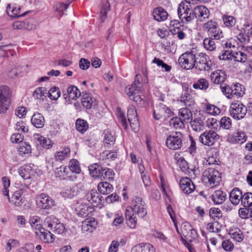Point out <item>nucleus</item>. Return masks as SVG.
<instances>
[{"mask_svg": "<svg viewBox=\"0 0 252 252\" xmlns=\"http://www.w3.org/2000/svg\"><path fill=\"white\" fill-rule=\"evenodd\" d=\"M147 214V206L142 198L135 196L130 205L125 211V218L127 225L132 229L136 227L138 218H143Z\"/></svg>", "mask_w": 252, "mask_h": 252, "instance_id": "nucleus-1", "label": "nucleus"}, {"mask_svg": "<svg viewBox=\"0 0 252 252\" xmlns=\"http://www.w3.org/2000/svg\"><path fill=\"white\" fill-rule=\"evenodd\" d=\"M203 181L211 188L218 186L221 181L220 173L213 168L206 169L203 173Z\"/></svg>", "mask_w": 252, "mask_h": 252, "instance_id": "nucleus-2", "label": "nucleus"}, {"mask_svg": "<svg viewBox=\"0 0 252 252\" xmlns=\"http://www.w3.org/2000/svg\"><path fill=\"white\" fill-rule=\"evenodd\" d=\"M221 90L228 98H235L242 97L245 94L244 87L239 83L232 86L226 85L220 86Z\"/></svg>", "mask_w": 252, "mask_h": 252, "instance_id": "nucleus-3", "label": "nucleus"}, {"mask_svg": "<svg viewBox=\"0 0 252 252\" xmlns=\"http://www.w3.org/2000/svg\"><path fill=\"white\" fill-rule=\"evenodd\" d=\"M11 92L6 86H0V114H4L8 110L11 101Z\"/></svg>", "mask_w": 252, "mask_h": 252, "instance_id": "nucleus-4", "label": "nucleus"}, {"mask_svg": "<svg viewBox=\"0 0 252 252\" xmlns=\"http://www.w3.org/2000/svg\"><path fill=\"white\" fill-rule=\"evenodd\" d=\"M178 15L180 19L183 23H189L193 20L191 6L186 5L184 2H181L177 9Z\"/></svg>", "mask_w": 252, "mask_h": 252, "instance_id": "nucleus-5", "label": "nucleus"}, {"mask_svg": "<svg viewBox=\"0 0 252 252\" xmlns=\"http://www.w3.org/2000/svg\"><path fill=\"white\" fill-rule=\"evenodd\" d=\"M183 135L180 132H173L167 138L166 146L170 149L176 150L182 146Z\"/></svg>", "mask_w": 252, "mask_h": 252, "instance_id": "nucleus-6", "label": "nucleus"}, {"mask_svg": "<svg viewBox=\"0 0 252 252\" xmlns=\"http://www.w3.org/2000/svg\"><path fill=\"white\" fill-rule=\"evenodd\" d=\"M219 138V135L215 131L209 130L204 131L200 135L199 141L205 146H212Z\"/></svg>", "mask_w": 252, "mask_h": 252, "instance_id": "nucleus-7", "label": "nucleus"}, {"mask_svg": "<svg viewBox=\"0 0 252 252\" xmlns=\"http://www.w3.org/2000/svg\"><path fill=\"white\" fill-rule=\"evenodd\" d=\"M203 28L215 39H220L223 37L222 32L219 29L215 21H209L204 24Z\"/></svg>", "mask_w": 252, "mask_h": 252, "instance_id": "nucleus-8", "label": "nucleus"}, {"mask_svg": "<svg viewBox=\"0 0 252 252\" xmlns=\"http://www.w3.org/2000/svg\"><path fill=\"white\" fill-rule=\"evenodd\" d=\"M195 67L200 71L209 70L211 67V63L208 56L204 53H200L195 57Z\"/></svg>", "mask_w": 252, "mask_h": 252, "instance_id": "nucleus-9", "label": "nucleus"}, {"mask_svg": "<svg viewBox=\"0 0 252 252\" xmlns=\"http://www.w3.org/2000/svg\"><path fill=\"white\" fill-rule=\"evenodd\" d=\"M231 116L235 119L240 120L243 118L247 112L246 107L240 102L232 103L230 107Z\"/></svg>", "mask_w": 252, "mask_h": 252, "instance_id": "nucleus-10", "label": "nucleus"}, {"mask_svg": "<svg viewBox=\"0 0 252 252\" xmlns=\"http://www.w3.org/2000/svg\"><path fill=\"white\" fill-rule=\"evenodd\" d=\"M36 202L37 206L43 209H49L55 205V201L44 193L36 196Z\"/></svg>", "mask_w": 252, "mask_h": 252, "instance_id": "nucleus-11", "label": "nucleus"}, {"mask_svg": "<svg viewBox=\"0 0 252 252\" xmlns=\"http://www.w3.org/2000/svg\"><path fill=\"white\" fill-rule=\"evenodd\" d=\"M196 56L190 53L182 54L179 59L181 66L186 69H189L195 67Z\"/></svg>", "mask_w": 252, "mask_h": 252, "instance_id": "nucleus-12", "label": "nucleus"}, {"mask_svg": "<svg viewBox=\"0 0 252 252\" xmlns=\"http://www.w3.org/2000/svg\"><path fill=\"white\" fill-rule=\"evenodd\" d=\"M181 230L182 234L181 237H184L189 242L194 241L197 237L196 230L188 222H184L182 224Z\"/></svg>", "mask_w": 252, "mask_h": 252, "instance_id": "nucleus-13", "label": "nucleus"}, {"mask_svg": "<svg viewBox=\"0 0 252 252\" xmlns=\"http://www.w3.org/2000/svg\"><path fill=\"white\" fill-rule=\"evenodd\" d=\"M127 118L130 126L133 130L136 132L139 127L137 114L135 107L133 105H130L127 109Z\"/></svg>", "mask_w": 252, "mask_h": 252, "instance_id": "nucleus-14", "label": "nucleus"}, {"mask_svg": "<svg viewBox=\"0 0 252 252\" xmlns=\"http://www.w3.org/2000/svg\"><path fill=\"white\" fill-rule=\"evenodd\" d=\"M227 141L232 144H242L247 139V136L244 131L237 130L227 136Z\"/></svg>", "mask_w": 252, "mask_h": 252, "instance_id": "nucleus-15", "label": "nucleus"}, {"mask_svg": "<svg viewBox=\"0 0 252 252\" xmlns=\"http://www.w3.org/2000/svg\"><path fill=\"white\" fill-rule=\"evenodd\" d=\"M192 16L193 20L195 18H198L201 22L209 16V11L208 9L204 6H197L192 9Z\"/></svg>", "mask_w": 252, "mask_h": 252, "instance_id": "nucleus-16", "label": "nucleus"}, {"mask_svg": "<svg viewBox=\"0 0 252 252\" xmlns=\"http://www.w3.org/2000/svg\"><path fill=\"white\" fill-rule=\"evenodd\" d=\"M180 186L185 194H189L195 189V186L192 181L188 177L183 178L180 181Z\"/></svg>", "mask_w": 252, "mask_h": 252, "instance_id": "nucleus-17", "label": "nucleus"}, {"mask_svg": "<svg viewBox=\"0 0 252 252\" xmlns=\"http://www.w3.org/2000/svg\"><path fill=\"white\" fill-rule=\"evenodd\" d=\"M97 224V221L94 218H88L82 222V230L83 233H91L95 229Z\"/></svg>", "mask_w": 252, "mask_h": 252, "instance_id": "nucleus-18", "label": "nucleus"}, {"mask_svg": "<svg viewBox=\"0 0 252 252\" xmlns=\"http://www.w3.org/2000/svg\"><path fill=\"white\" fill-rule=\"evenodd\" d=\"M35 234L44 243H50L54 242L53 234L44 227L39 231H36Z\"/></svg>", "mask_w": 252, "mask_h": 252, "instance_id": "nucleus-19", "label": "nucleus"}, {"mask_svg": "<svg viewBox=\"0 0 252 252\" xmlns=\"http://www.w3.org/2000/svg\"><path fill=\"white\" fill-rule=\"evenodd\" d=\"M23 193L22 189H18L13 193L11 198L9 195L7 196L9 202L13 204L14 207L21 206L23 202V198L21 196Z\"/></svg>", "mask_w": 252, "mask_h": 252, "instance_id": "nucleus-20", "label": "nucleus"}, {"mask_svg": "<svg viewBox=\"0 0 252 252\" xmlns=\"http://www.w3.org/2000/svg\"><path fill=\"white\" fill-rule=\"evenodd\" d=\"M6 12L9 16L14 18L24 16L26 14L25 12L21 13L20 6L12 5L11 4L7 5Z\"/></svg>", "mask_w": 252, "mask_h": 252, "instance_id": "nucleus-21", "label": "nucleus"}, {"mask_svg": "<svg viewBox=\"0 0 252 252\" xmlns=\"http://www.w3.org/2000/svg\"><path fill=\"white\" fill-rule=\"evenodd\" d=\"M85 198L94 206H97L101 200L99 194L96 190H91L87 192L86 194Z\"/></svg>", "mask_w": 252, "mask_h": 252, "instance_id": "nucleus-22", "label": "nucleus"}, {"mask_svg": "<svg viewBox=\"0 0 252 252\" xmlns=\"http://www.w3.org/2000/svg\"><path fill=\"white\" fill-rule=\"evenodd\" d=\"M242 192L238 188H234L230 193V200L234 205H238L240 201L242 202Z\"/></svg>", "mask_w": 252, "mask_h": 252, "instance_id": "nucleus-23", "label": "nucleus"}, {"mask_svg": "<svg viewBox=\"0 0 252 252\" xmlns=\"http://www.w3.org/2000/svg\"><path fill=\"white\" fill-rule=\"evenodd\" d=\"M155 248L149 243H141L133 247L131 252H155Z\"/></svg>", "mask_w": 252, "mask_h": 252, "instance_id": "nucleus-24", "label": "nucleus"}, {"mask_svg": "<svg viewBox=\"0 0 252 252\" xmlns=\"http://www.w3.org/2000/svg\"><path fill=\"white\" fill-rule=\"evenodd\" d=\"M65 99L68 97L71 99L76 100L81 95L80 90L75 86L70 85L67 89V94H64Z\"/></svg>", "mask_w": 252, "mask_h": 252, "instance_id": "nucleus-25", "label": "nucleus"}, {"mask_svg": "<svg viewBox=\"0 0 252 252\" xmlns=\"http://www.w3.org/2000/svg\"><path fill=\"white\" fill-rule=\"evenodd\" d=\"M226 75L224 71L221 70H217L211 73V79L216 84H220L224 81Z\"/></svg>", "mask_w": 252, "mask_h": 252, "instance_id": "nucleus-26", "label": "nucleus"}, {"mask_svg": "<svg viewBox=\"0 0 252 252\" xmlns=\"http://www.w3.org/2000/svg\"><path fill=\"white\" fill-rule=\"evenodd\" d=\"M153 15L154 19L158 22L165 20L168 16L167 12L161 7H157L154 10Z\"/></svg>", "mask_w": 252, "mask_h": 252, "instance_id": "nucleus-27", "label": "nucleus"}, {"mask_svg": "<svg viewBox=\"0 0 252 252\" xmlns=\"http://www.w3.org/2000/svg\"><path fill=\"white\" fill-rule=\"evenodd\" d=\"M180 101L183 103L187 107H191L195 104V101L193 97L188 93L185 91L180 97Z\"/></svg>", "mask_w": 252, "mask_h": 252, "instance_id": "nucleus-28", "label": "nucleus"}, {"mask_svg": "<svg viewBox=\"0 0 252 252\" xmlns=\"http://www.w3.org/2000/svg\"><path fill=\"white\" fill-rule=\"evenodd\" d=\"M230 237L237 242H241L244 238L242 231L238 228H230L229 230Z\"/></svg>", "mask_w": 252, "mask_h": 252, "instance_id": "nucleus-29", "label": "nucleus"}, {"mask_svg": "<svg viewBox=\"0 0 252 252\" xmlns=\"http://www.w3.org/2000/svg\"><path fill=\"white\" fill-rule=\"evenodd\" d=\"M32 124L37 128H41L44 125V118L39 113H35L31 119Z\"/></svg>", "mask_w": 252, "mask_h": 252, "instance_id": "nucleus-30", "label": "nucleus"}, {"mask_svg": "<svg viewBox=\"0 0 252 252\" xmlns=\"http://www.w3.org/2000/svg\"><path fill=\"white\" fill-rule=\"evenodd\" d=\"M125 92L130 99L132 96L140 93L141 87L136 85V83H132L130 85L126 86L125 88Z\"/></svg>", "mask_w": 252, "mask_h": 252, "instance_id": "nucleus-31", "label": "nucleus"}, {"mask_svg": "<svg viewBox=\"0 0 252 252\" xmlns=\"http://www.w3.org/2000/svg\"><path fill=\"white\" fill-rule=\"evenodd\" d=\"M170 110L165 105L161 104L154 111V118L156 120H159L162 117H165V114H169Z\"/></svg>", "mask_w": 252, "mask_h": 252, "instance_id": "nucleus-32", "label": "nucleus"}, {"mask_svg": "<svg viewBox=\"0 0 252 252\" xmlns=\"http://www.w3.org/2000/svg\"><path fill=\"white\" fill-rule=\"evenodd\" d=\"M89 206L84 203L77 204L75 207V212L78 216L84 217L88 214Z\"/></svg>", "mask_w": 252, "mask_h": 252, "instance_id": "nucleus-33", "label": "nucleus"}, {"mask_svg": "<svg viewBox=\"0 0 252 252\" xmlns=\"http://www.w3.org/2000/svg\"><path fill=\"white\" fill-rule=\"evenodd\" d=\"M97 188L99 191L103 194H109L111 192L113 189L112 185L107 182H103L99 183Z\"/></svg>", "mask_w": 252, "mask_h": 252, "instance_id": "nucleus-34", "label": "nucleus"}, {"mask_svg": "<svg viewBox=\"0 0 252 252\" xmlns=\"http://www.w3.org/2000/svg\"><path fill=\"white\" fill-rule=\"evenodd\" d=\"M33 95L35 99L43 101L47 96V90L45 87H38L34 91Z\"/></svg>", "mask_w": 252, "mask_h": 252, "instance_id": "nucleus-35", "label": "nucleus"}, {"mask_svg": "<svg viewBox=\"0 0 252 252\" xmlns=\"http://www.w3.org/2000/svg\"><path fill=\"white\" fill-rule=\"evenodd\" d=\"M70 153V150L68 147H65L63 149L55 154V158L57 161H62L68 158Z\"/></svg>", "mask_w": 252, "mask_h": 252, "instance_id": "nucleus-36", "label": "nucleus"}, {"mask_svg": "<svg viewBox=\"0 0 252 252\" xmlns=\"http://www.w3.org/2000/svg\"><path fill=\"white\" fill-rule=\"evenodd\" d=\"M226 194L220 190H216L212 194V200L216 204H220L225 200Z\"/></svg>", "mask_w": 252, "mask_h": 252, "instance_id": "nucleus-37", "label": "nucleus"}, {"mask_svg": "<svg viewBox=\"0 0 252 252\" xmlns=\"http://www.w3.org/2000/svg\"><path fill=\"white\" fill-rule=\"evenodd\" d=\"M29 222L31 227L34 229L35 231H39L43 227L42 226V220L40 218L37 216H33L30 218Z\"/></svg>", "mask_w": 252, "mask_h": 252, "instance_id": "nucleus-38", "label": "nucleus"}, {"mask_svg": "<svg viewBox=\"0 0 252 252\" xmlns=\"http://www.w3.org/2000/svg\"><path fill=\"white\" fill-rule=\"evenodd\" d=\"M81 103L84 107L86 109L91 108L94 103V100L90 94H83L82 97Z\"/></svg>", "mask_w": 252, "mask_h": 252, "instance_id": "nucleus-39", "label": "nucleus"}, {"mask_svg": "<svg viewBox=\"0 0 252 252\" xmlns=\"http://www.w3.org/2000/svg\"><path fill=\"white\" fill-rule=\"evenodd\" d=\"M190 126L192 129L197 132L202 131L205 128L203 122L200 119H195L191 121Z\"/></svg>", "mask_w": 252, "mask_h": 252, "instance_id": "nucleus-40", "label": "nucleus"}, {"mask_svg": "<svg viewBox=\"0 0 252 252\" xmlns=\"http://www.w3.org/2000/svg\"><path fill=\"white\" fill-rule=\"evenodd\" d=\"M89 171L92 176L95 178H102L103 169L101 166L95 164L89 167Z\"/></svg>", "mask_w": 252, "mask_h": 252, "instance_id": "nucleus-41", "label": "nucleus"}, {"mask_svg": "<svg viewBox=\"0 0 252 252\" xmlns=\"http://www.w3.org/2000/svg\"><path fill=\"white\" fill-rule=\"evenodd\" d=\"M59 221L60 220L56 217L52 215L46 218L44 220V223L49 229L52 230L54 228V226L59 223Z\"/></svg>", "mask_w": 252, "mask_h": 252, "instance_id": "nucleus-42", "label": "nucleus"}, {"mask_svg": "<svg viewBox=\"0 0 252 252\" xmlns=\"http://www.w3.org/2000/svg\"><path fill=\"white\" fill-rule=\"evenodd\" d=\"M37 140L39 142L40 145L46 149L51 148L53 145V142L48 138L43 137L40 135H37Z\"/></svg>", "mask_w": 252, "mask_h": 252, "instance_id": "nucleus-43", "label": "nucleus"}, {"mask_svg": "<svg viewBox=\"0 0 252 252\" xmlns=\"http://www.w3.org/2000/svg\"><path fill=\"white\" fill-rule=\"evenodd\" d=\"M242 204L244 207H248L252 209V193L246 192L243 194Z\"/></svg>", "mask_w": 252, "mask_h": 252, "instance_id": "nucleus-44", "label": "nucleus"}, {"mask_svg": "<svg viewBox=\"0 0 252 252\" xmlns=\"http://www.w3.org/2000/svg\"><path fill=\"white\" fill-rule=\"evenodd\" d=\"M68 167L72 173L79 174L81 172L79 162L76 159H71L69 161Z\"/></svg>", "mask_w": 252, "mask_h": 252, "instance_id": "nucleus-45", "label": "nucleus"}, {"mask_svg": "<svg viewBox=\"0 0 252 252\" xmlns=\"http://www.w3.org/2000/svg\"><path fill=\"white\" fill-rule=\"evenodd\" d=\"M179 118L184 122L186 120H189L192 117V113L190 110L186 108H183L179 110Z\"/></svg>", "mask_w": 252, "mask_h": 252, "instance_id": "nucleus-46", "label": "nucleus"}, {"mask_svg": "<svg viewBox=\"0 0 252 252\" xmlns=\"http://www.w3.org/2000/svg\"><path fill=\"white\" fill-rule=\"evenodd\" d=\"M232 59H234L236 62L244 63L247 60V54L241 51L235 52H234L232 51Z\"/></svg>", "mask_w": 252, "mask_h": 252, "instance_id": "nucleus-47", "label": "nucleus"}, {"mask_svg": "<svg viewBox=\"0 0 252 252\" xmlns=\"http://www.w3.org/2000/svg\"><path fill=\"white\" fill-rule=\"evenodd\" d=\"M104 142L105 144L108 145H113L115 141V137L108 130L104 131Z\"/></svg>", "mask_w": 252, "mask_h": 252, "instance_id": "nucleus-48", "label": "nucleus"}, {"mask_svg": "<svg viewBox=\"0 0 252 252\" xmlns=\"http://www.w3.org/2000/svg\"><path fill=\"white\" fill-rule=\"evenodd\" d=\"M213 37L206 38L203 40L204 48L209 51H213L216 48V44Z\"/></svg>", "mask_w": 252, "mask_h": 252, "instance_id": "nucleus-49", "label": "nucleus"}, {"mask_svg": "<svg viewBox=\"0 0 252 252\" xmlns=\"http://www.w3.org/2000/svg\"><path fill=\"white\" fill-rule=\"evenodd\" d=\"M110 10V4L108 1H104L101 6L100 18L103 22L107 17V13Z\"/></svg>", "mask_w": 252, "mask_h": 252, "instance_id": "nucleus-50", "label": "nucleus"}, {"mask_svg": "<svg viewBox=\"0 0 252 252\" xmlns=\"http://www.w3.org/2000/svg\"><path fill=\"white\" fill-rule=\"evenodd\" d=\"M192 86L195 89L206 90L209 87V83L206 79L201 78L194 83Z\"/></svg>", "mask_w": 252, "mask_h": 252, "instance_id": "nucleus-51", "label": "nucleus"}, {"mask_svg": "<svg viewBox=\"0 0 252 252\" xmlns=\"http://www.w3.org/2000/svg\"><path fill=\"white\" fill-rule=\"evenodd\" d=\"M47 96L52 100H57L61 96L59 89L57 87H52L47 91Z\"/></svg>", "mask_w": 252, "mask_h": 252, "instance_id": "nucleus-52", "label": "nucleus"}, {"mask_svg": "<svg viewBox=\"0 0 252 252\" xmlns=\"http://www.w3.org/2000/svg\"><path fill=\"white\" fill-rule=\"evenodd\" d=\"M206 228L210 232L218 233L221 230V225L218 221H214L208 223Z\"/></svg>", "mask_w": 252, "mask_h": 252, "instance_id": "nucleus-53", "label": "nucleus"}, {"mask_svg": "<svg viewBox=\"0 0 252 252\" xmlns=\"http://www.w3.org/2000/svg\"><path fill=\"white\" fill-rule=\"evenodd\" d=\"M239 214L242 219H249L252 217V209L248 207L240 208L239 210Z\"/></svg>", "mask_w": 252, "mask_h": 252, "instance_id": "nucleus-54", "label": "nucleus"}, {"mask_svg": "<svg viewBox=\"0 0 252 252\" xmlns=\"http://www.w3.org/2000/svg\"><path fill=\"white\" fill-rule=\"evenodd\" d=\"M173 34L177 35L179 39H183L186 36L185 32L187 31V28L184 27H180V28L176 30H170Z\"/></svg>", "mask_w": 252, "mask_h": 252, "instance_id": "nucleus-55", "label": "nucleus"}, {"mask_svg": "<svg viewBox=\"0 0 252 252\" xmlns=\"http://www.w3.org/2000/svg\"><path fill=\"white\" fill-rule=\"evenodd\" d=\"M220 127L225 129H230L231 127V120L228 117H223L220 122Z\"/></svg>", "mask_w": 252, "mask_h": 252, "instance_id": "nucleus-56", "label": "nucleus"}, {"mask_svg": "<svg viewBox=\"0 0 252 252\" xmlns=\"http://www.w3.org/2000/svg\"><path fill=\"white\" fill-rule=\"evenodd\" d=\"M76 127L78 131L84 132L88 129V125L86 121L78 119L76 122Z\"/></svg>", "mask_w": 252, "mask_h": 252, "instance_id": "nucleus-57", "label": "nucleus"}, {"mask_svg": "<svg viewBox=\"0 0 252 252\" xmlns=\"http://www.w3.org/2000/svg\"><path fill=\"white\" fill-rule=\"evenodd\" d=\"M224 24L227 27H232L236 22L234 17L230 15H224L222 17Z\"/></svg>", "mask_w": 252, "mask_h": 252, "instance_id": "nucleus-58", "label": "nucleus"}, {"mask_svg": "<svg viewBox=\"0 0 252 252\" xmlns=\"http://www.w3.org/2000/svg\"><path fill=\"white\" fill-rule=\"evenodd\" d=\"M170 125L175 128H182L184 127V122L180 118L174 117L172 118L169 121Z\"/></svg>", "mask_w": 252, "mask_h": 252, "instance_id": "nucleus-59", "label": "nucleus"}, {"mask_svg": "<svg viewBox=\"0 0 252 252\" xmlns=\"http://www.w3.org/2000/svg\"><path fill=\"white\" fill-rule=\"evenodd\" d=\"M116 114L123 126L124 128H126L127 126V123L123 111L120 108H117Z\"/></svg>", "mask_w": 252, "mask_h": 252, "instance_id": "nucleus-60", "label": "nucleus"}, {"mask_svg": "<svg viewBox=\"0 0 252 252\" xmlns=\"http://www.w3.org/2000/svg\"><path fill=\"white\" fill-rule=\"evenodd\" d=\"M31 147L26 143L23 144L18 148V152L20 155L23 156L25 155H28L31 152Z\"/></svg>", "mask_w": 252, "mask_h": 252, "instance_id": "nucleus-61", "label": "nucleus"}, {"mask_svg": "<svg viewBox=\"0 0 252 252\" xmlns=\"http://www.w3.org/2000/svg\"><path fill=\"white\" fill-rule=\"evenodd\" d=\"M67 172L66 167L61 166L56 169L55 175L56 177L65 178L67 175Z\"/></svg>", "mask_w": 252, "mask_h": 252, "instance_id": "nucleus-62", "label": "nucleus"}, {"mask_svg": "<svg viewBox=\"0 0 252 252\" xmlns=\"http://www.w3.org/2000/svg\"><path fill=\"white\" fill-rule=\"evenodd\" d=\"M114 175L115 173L112 169L105 168L103 169L102 178L105 180H113Z\"/></svg>", "mask_w": 252, "mask_h": 252, "instance_id": "nucleus-63", "label": "nucleus"}, {"mask_svg": "<svg viewBox=\"0 0 252 252\" xmlns=\"http://www.w3.org/2000/svg\"><path fill=\"white\" fill-rule=\"evenodd\" d=\"M153 63H156L158 66H161L164 68L165 71L169 72L171 69V67L169 65L165 63L162 60L158 58H155L153 61Z\"/></svg>", "mask_w": 252, "mask_h": 252, "instance_id": "nucleus-64", "label": "nucleus"}]
</instances>
